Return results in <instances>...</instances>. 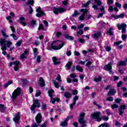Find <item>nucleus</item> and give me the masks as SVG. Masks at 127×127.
Masks as SVG:
<instances>
[{
	"mask_svg": "<svg viewBox=\"0 0 127 127\" xmlns=\"http://www.w3.org/2000/svg\"><path fill=\"white\" fill-rule=\"evenodd\" d=\"M107 101L108 102H113V101H114V98H113V97H109L107 98Z\"/></svg>",
	"mask_w": 127,
	"mask_h": 127,
	"instance_id": "61",
	"label": "nucleus"
},
{
	"mask_svg": "<svg viewBox=\"0 0 127 127\" xmlns=\"http://www.w3.org/2000/svg\"><path fill=\"white\" fill-rule=\"evenodd\" d=\"M53 10L55 14H58V13H63V12H64L66 10L62 7L57 8L56 7H54Z\"/></svg>",
	"mask_w": 127,
	"mask_h": 127,
	"instance_id": "9",
	"label": "nucleus"
},
{
	"mask_svg": "<svg viewBox=\"0 0 127 127\" xmlns=\"http://www.w3.org/2000/svg\"><path fill=\"white\" fill-rule=\"evenodd\" d=\"M39 86L41 87V88L45 86V81L42 77L39 78Z\"/></svg>",
	"mask_w": 127,
	"mask_h": 127,
	"instance_id": "13",
	"label": "nucleus"
},
{
	"mask_svg": "<svg viewBox=\"0 0 127 127\" xmlns=\"http://www.w3.org/2000/svg\"><path fill=\"white\" fill-rule=\"evenodd\" d=\"M102 81V76H100L98 78H96V82H100Z\"/></svg>",
	"mask_w": 127,
	"mask_h": 127,
	"instance_id": "54",
	"label": "nucleus"
},
{
	"mask_svg": "<svg viewBox=\"0 0 127 127\" xmlns=\"http://www.w3.org/2000/svg\"><path fill=\"white\" fill-rule=\"evenodd\" d=\"M75 69L76 70L78 71V72H83V68H82V67L80 66V65H76L75 66Z\"/></svg>",
	"mask_w": 127,
	"mask_h": 127,
	"instance_id": "27",
	"label": "nucleus"
},
{
	"mask_svg": "<svg viewBox=\"0 0 127 127\" xmlns=\"http://www.w3.org/2000/svg\"><path fill=\"white\" fill-rule=\"evenodd\" d=\"M12 83H13V81H12V80L8 81L7 83H6L4 85V88H7V87H8V86H9V85H11V84H12Z\"/></svg>",
	"mask_w": 127,
	"mask_h": 127,
	"instance_id": "26",
	"label": "nucleus"
},
{
	"mask_svg": "<svg viewBox=\"0 0 127 127\" xmlns=\"http://www.w3.org/2000/svg\"><path fill=\"white\" fill-rule=\"evenodd\" d=\"M78 43H85V39L82 38H78Z\"/></svg>",
	"mask_w": 127,
	"mask_h": 127,
	"instance_id": "44",
	"label": "nucleus"
},
{
	"mask_svg": "<svg viewBox=\"0 0 127 127\" xmlns=\"http://www.w3.org/2000/svg\"><path fill=\"white\" fill-rule=\"evenodd\" d=\"M21 82L22 83V87H25V86L27 85V83H28L27 79H22Z\"/></svg>",
	"mask_w": 127,
	"mask_h": 127,
	"instance_id": "24",
	"label": "nucleus"
},
{
	"mask_svg": "<svg viewBox=\"0 0 127 127\" xmlns=\"http://www.w3.org/2000/svg\"><path fill=\"white\" fill-rule=\"evenodd\" d=\"M6 110V107L4 106V105L2 104H0V113H4V111Z\"/></svg>",
	"mask_w": 127,
	"mask_h": 127,
	"instance_id": "20",
	"label": "nucleus"
},
{
	"mask_svg": "<svg viewBox=\"0 0 127 127\" xmlns=\"http://www.w3.org/2000/svg\"><path fill=\"white\" fill-rule=\"evenodd\" d=\"M29 13L30 14H32L33 13V9L32 8V7L30 5L29 6Z\"/></svg>",
	"mask_w": 127,
	"mask_h": 127,
	"instance_id": "36",
	"label": "nucleus"
},
{
	"mask_svg": "<svg viewBox=\"0 0 127 127\" xmlns=\"http://www.w3.org/2000/svg\"><path fill=\"white\" fill-rule=\"evenodd\" d=\"M102 36V33L100 31L97 32L96 33V39H98L99 37H101Z\"/></svg>",
	"mask_w": 127,
	"mask_h": 127,
	"instance_id": "32",
	"label": "nucleus"
},
{
	"mask_svg": "<svg viewBox=\"0 0 127 127\" xmlns=\"http://www.w3.org/2000/svg\"><path fill=\"white\" fill-rule=\"evenodd\" d=\"M13 64H14V65H15V66H18L20 64V62L18 61H16L14 62Z\"/></svg>",
	"mask_w": 127,
	"mask_h": 127,
	"instance_id": "50",
	"label": "nucleus"
},
{
	"mask_svg": "<svg viewBox=\"0 0 127 127\" xmlns=\"http://www.w3.org/2000/svg\"><path fill=\"white\" fill-rule=\"evenodd\" d=\"M127 36L126 34H122V40H124V41L127 40Z\"/></svg>",
	"mask_w": 127,
	"mask_h": 127,
	"instance_id": "55",
	"label": "nucleus"
},
{
	"mask_svg": "<svg viewBox=\"0 0 127 127\" xmlns=\"http://www.w3.org/2000/svg\"><path fill=\"white\" fill-rule=\"evenodd\" d=\"M116 93H117V91L114 89H110L108 93V96L109 97H111V96H114V95L116 94Z\"/></svg>",
	"mask_w": 127,
	"mask_h": 127,
	"instance_id": "15",
	"label": "nucleus"
},
{
	"mask_svg": "<svg viewBox=\"0 0 127 127\" xmlns=\"http://www.w3.org/2000/svg\"><path fill=\"white\" fill-rule=\"evenodd\" d=\"M123 85V81H120L117 83V87L120 88Z\"/></svg>",
	"mask_w": 127,
	"mask_h": 127,
	"instance_id": "63",
	"label": "nucleus"
},
{
	"mask_svg": "<svg viewBox=\"0 0 127 127\" xmlns=\"http://www.w3.org/2000/svg\"><path fill=\"white\" fill-rule=\"evenodd\" d=\"M78 100H79V97L77 95H75L73 98V103H76V102H77V101H78Z\"/></svg>",
	"mask_w": 127,
	"mask_h": 127,
	"instance_id": "37",
	"label": "nucleus"
},
{
	"mask_svg": "<svg viewBox=\"0 0 127 127\" xmlns=\"http://www.w3.org/2000/svg\"><path fill=\"white\" fill-rule=\"evenodd\" d=\"M60 126H61V127H67L68 126V123L65 122V121L62 122L60 123Z\"/></svg>",
	"mask_w": 127,
	"mask_h": 127,
	"instance_id": "30",
	"label": "nucleus"
},
{
	"mask_svg": "<svg viewBox=\"0 0 127 127\" xmlns=\"http://www.w3.org/2000/svg\"><path fill=\"white\" fill-rule=\"evenodd\" d=\"M102 119L103 120V121H109V117H107V116H102Z\"/></svg>",
	"mask_w": 127,
	"mask_h": 127,
	"instance_id": "60",
	"label": "nucleus"
},
{
	"mask_svg": "<svg viewBox=\"0 0 127 127\" xmlns=\"http://www.w3.org/2000/svg\"><path fill=\"white\" fill-rule=\"evenodd\" d=\"M56 80L59 81V82H62V79H61V75H60V74H58Z\"/></svg>",
	"mask_w": 127,
	"mask_h": 127,
	"instance_id": "49",
	"label": "nucleus"
},
{
	"mask_svg": "<svg viewBox=\"0 0 127 127\" xmlns=\"http://www.w3.org/2000/svg\"><path fill=\"white\" fill-rule=\"evenodd\" d=\"M47 108V104H43L42 105V107H41V109L43 110V111H45V110H46V108Z\"/></svg>",
	"mask_w": 127,
	"mask_h": 127,
	"instance_id": "38",
	"label": "nucleus"
},
{
	"mask_svg": "<svg viewBox=\"0 0 127 127\" xmlns=\"http://www.w3.org/2000/svg\"><path fill=\"white\" fill-rule=\"evenodd\" d=\"M20 94H21V88L20 87H17L16 89L14 90L11 96L13 102L15 101L16 98L18 96H20Z\"/></svg>",
	"mask_w": 127,
	"mask_h": 127,
	"instance_id": "4",
	"label": "nucleus"
},
{
	"mask_svg": "<svg viewBox=\"0 0 127 127\" xmlns=\"http://www.w3.org/2000/svg\"><path fill=\"white\" fill-rule=\"evenodd\" d=\"M84 19H85V15L84 14H81V15L78 18V20L83 21Z\"/></svg>",
	"mask_w": 127,
	"mask_h": 127,
	"instance_id": "31",
	"label": "nucleus"
},
{
	"mask_svg": "<svg viewBox=\"0 0 127 127\" xmlns=\"http://www.w3.org/2000/svg\"><path fill=\"white\" fill-rule=\"evenodd\" d=\"M121 43H123V41H118L114 43V45L117 46V45H120V44H121Z\"/></svg>",
	"mask_w": 127,
	"mask_h": 127,
	"instance_id": "56",
	"label": "nucleus"
},
{
	"mask_svg": "<svg viewBox=\"0 0 127 127\" xmlns=\"http://www.w3.org/2000/svg\"><path fill=\"white\" fill-rule=\"evenodd\" d=\"M1 33L3 36V38L0 39V44L1 45H5V43H7V47L9 48L10 45L12 44V43L10 41H6V39L7 37H9V36L6 35L5 32L3 30H1Z\"/></svg>",
	"mask_w": 127,
	"mask_h": 127,
	"instance_id": "1",
	"label": "nucleus"
},
{
	"mask_svg": "<svg viewBox=\"0 0 127 127\" xmlns=\"http://www.w3.org/2000/svg\"><path fill=\"white\" fill-rule=\"evenodd\" d=\"M80 13L78 12V11L75 10L73 14H72V17H76L77 15H79Z\"/></svg>",
	"mask_w": 127,
	"mask_h": 127,
	"instance_id": "33",
	"label": "nucleus"
},
{
	"mask_svg": "<svg viewBox=\"0 0 127 127\" xmlns=\"http://www.w3.org/2000/svg\"><path fill=\"white\" fill-rule=\"evenodd\" d=\"M52 60L54 65H59L61 64V62H57V58L56 57H53L52 58Z\"/></svg>",
	"mask_w": 127,
	"mask_h": 127,
	"instance_id": "19",
	"label": "nucleus"
},
{
	"mask_svg": "<svg viewBox=\"0 0 127 127\" xmlns=\"http://www.w3.org/2000/svg\"><path fill=\"white\" fill-rule=\"evenodd\" d=\"M36 123L32 125L31 127H38L42 123V115L41 113H38L35 118Z\"/></svg>",
	"mask_w": 127,
	"mask_h": 127,
	"instance_id": "5",
	"label": "nucleus"
},
{
	"mask_svg": "<svg viewBox=\"0 0 127 127\" xmlns=\"http://www.w3.org/2000/svg\"><path fill=\"white\" fill-rule=\"evenodd\" d=\"M100 10L101 12H104V13H106V11H105V6H101L100 8Z\"/></svg>",
	"mask_w": 127,
	"mask_h": 127,
	"instance_id": "47",
	"label": "nucleus"
},
{
	"mask_svg": "<svg viewBox=\"0 0 127 127\" xmlns=\"http://www.w3.org/2000/svg\"><path fill=\"white\" fill-rule=\"evenodd\" d=\"M38 29V30H44V26H43V24H40Z\"/></svg>",
	"mask_w": 127,
	"mask_h": 127,
	"instance_id": "35",
	"label": "nucleus"
},
{
	"mask_svg": "<svg viewBox=\"0 0 127 127\" xmlns=\"http://www.w3.org/2000/svg\"><path fill=\"white\" fill-rule=\"evenodd\" d=\"M37 63H40L41 62V56H38L37 57Z\"/></svg>",
	"mask_w": 127,
	"mask_h": 127,
	"instance_id": "52",
	"label": "nucleus"
},
{
	"mask_svg": "<svg viewBox=\"0 0 127 127\" xmlns=\"http://www.w3.org/2000/svg\"><path fill=\"white\" fill-rule=\"evenodd\" d=\"M115 5L116 7H119V8H122V4L120 3L119 2H116L115 3Z\"/></svg>",
	"mask_w": 127,
	"mask_h": 127,
	"instance_id": "51",
	"label": "nucleus"
},
{
	"mask_svg": "<svg viewBox=\"0 0 127 127\" xmlns=\"http://www.w3.org/2000/svg\"><path fill=\"white\" fill-rule=\"evenodd\" d=\"M36 11L39 13L36 14L37 17H41L43 15H46V13H44V12L41 10V7H38V8L36 9Z\"/></svg>",
	"mask_w": 127,
	"mask_h": 127,
	"instance_id": "10",
	"label": "nucleus"
},
{
	"mask_svg": "<svg viewBox=\"0 0 127 127\" xmlns=\"http://www.w3.org/2000/svg\"><path fill=\"white\" fill-rule=\"evenodd\" d=\"M10 36H11L13 38L14 40H17V37L14 34H10Z\"/></svg>",
	"mask_w": 127,
	"mask_h": 127,
	"instance_id": "53",
	"label": "nucleus"
},
{
	"mask_svg": "<svg viewBox=\"0 0 127 127\" xmlns=\"http://www.w3.org/2000/svg\"><path fill=\"white\" fill-rule=\"evenodd\" d=\"M91 117L93 120H96V112H94L93 114H91Z\"/></svg>",
	"mask_w": 127,
	"mask_h": 127,
	"instance_id": "62",
	"label": "nucleus"
},
{
	"mask_svg": "<svg viewBox=\"0 0 127 127\" xmlns=\"http://www.w3.org/2000/svg\"><path fill=\"white\" fill-rule=\"evenodd\" d=\"M112 65H113V62H110L108 64H106L104 66L103 69L105 71L109 72V74L111 75H114V71L112 70L113 69V66H112Z\"/></svg>",
	"mask_w": 127,
	"mask_h": 127,
	"instance_id": "7",
	"label": "nucleus"
},
{
	"mask_svg": "<svg viewBox=\"0 0 127 127\" xmlns=\"http://www.w3.org/2000/svg\"><path fill=\"white\" fill-rule=\"evenodd\" d=\"M90 3H91V0L87 1V2L84 3L82 4V7H88Z\"/></svg>",
	"mask_w": 127,
	"mask_h": 127,
	"instance_id": "29",
	"label": "nucleus"
},
{
	"mask_svg": "<svg viewBox=\"0 0 127 127\" xmlns=\"http://www.w3.org/2000/svg\"><path fill=\"white\" fill-rule=\"evenodd\" d=\"M18 20L20 21V24L23 25V26H26L27 24L24 22V20H25L24 17H20Z\"/></svg>",
	"mask_w": 127,
	"mask_h": 127,
	"instance_id": "14",
	"label": "nucleus"
},
{
	"mask_svg": "<svg viewBox=\"0 0 127 127\" xmlns=\"http://www.w3.org/2000/svg\"><path fill=\"white\" fill-rule=\"evenodd\" d=\"M72 64H73V63H72L71 62H68L65 66L66 67V68H67L68 70H70V69H71V66H72Z\"/></svg>",
	"mask_w": 127,
	"mask_h": 127,
	"instance_id": "25",
	"label": "nucleus"
},
{
	"mask_svg": "<svg viewBox=\"0 0 127 127\" xmlns=\"http://www.w3.org/2000/svg\"><path fill=\"white\" fill-rule=\"evenodd\" d=\"M41 107V105L40 103H39V100L36 99L33 101V104L31 107V111H34V114H35V109L36 108H40Z\"/></svg>",
	"mask_w": 127,
	"mask_h": 127,
	"instance_id": "6",
	"label": "nucleus"
},
{
	"mask_svg": "<svg viewBox=\"0 0 127 127\" xmlns=\"http://www.w3.org/2000/svg\"><path fill=\"white\" fill-rule=\"evenodd\" d=\"M117 66H119L120 67L122 66H127V63H126L125 61H121L119 62V64H117Z\"/></svg>",
	"mask_w": 127,
	"mask_h": 127,
	"instance_id": "21",
	"label": "nucleus"
},
{
	"mask_svg": "<svg viewBox=\"0 0 127 127\" xmlns=\"http://www.w3.org/2000/svg\"><path fill=\"white\" fill-rule=\"evenodd\" d=\"M22 41L21 40H18L17 43L15 44V45H16L18 47H20V46H21V43Z\"/></svg>",
	"mask_w": 127,
	"mask_h": 127,
	"instance_id": "41",
	"label": "nucleus"
},
{
	"mask_svg": "<svg viewBox=\"0 0 127 127\" xmlns=\"http://www.w3.org/2000/svg\"><path fill=\"white\" fill-rule=\"evenodd\" d=\"M96 122H98V123H100V122H101V121H102V117L96 116Z\"/></svg>",
	"mask_w": 127,
	"mask_h": 127,
	"instance_id": "48",
	"label": "nucleus"
},
{
	"mask_svg": "<svg viewBox=\"0 0 127 127\" xmlns=\"http://www.w3.org/2000/svg\"><path fill=\"white\" fill-rule=\"evenodd\" d=\"M70 119H73V116H67L66 118L65 119L64 122L65 123H68V121H69Z\"/></svg>",
	"mask_w": 127,
	"mask_h": 127,
	"instance_id": "43",
	"label": "nucleus"
},
{
	"mask_svg": "<svg viewBox=\"0 0 127 127\" xmlns=\"http://www.w3.org/2000/svg\"><path fill=\"white\" fill-rule=\"evenodd\" d=\"M111 108L112 110H115V109H118V108H119V105L116 104H114L111 105Z\"/></svg>",
	"mask_w": 127,
	"mask_h": 127,
	"instance_id": "34",
	"label": "nucleus"
},
{
	"mask_svg": "<svg viewBox=\"0 0 127 127\" xmlns=\"http://www.w3.org/2000/svg\"><path fill=\"white\" fill-rule=\"evenodd\" d=\"M125 110H127V105L125 104H123L120 106V108L119 109V116H123L124 115V111Z\"/></svg>",
	"mask_w": 127,
	"mask_h": 127,
	"instance_id": "11",
	"label": "nucleus"
},
{
	"mask_svg": "<svg viewBox=\"0 0 127 127\" xmlns=\"http://www.w3.org/2000/svg\"><path fill=\"white\" fill-rule=\"evenodd\" d=\"M96 10H99L100 8H99V6H100V5H102V1L100 0H96Z\"/></svg>",
	"mask_w": 127,
	"mask_h": 127,
	"instance_id": "17",
	"label": "nucleus"
},
{
	"mask_svg": "<svg viewBox=\"0 0 127 127\" xmlns=\"http://www.w3.org/2000/svg\"><path fill=\"white\" fill-rule=\"evenodd\" d=\"M34 4V0H28L27 2L26 3V5H33Z\"/></svg>",
	"mask_w": 127,
	"mask_h": 127,
	"instance_id": "23",
	"label": "nucleus"
},
{
	"mask_svg": "<svg viewBox=\"0 0 127 127\" xmlns=\"http://www.w3.org/2000/svg\"><path fill=\"white\" fill-rule=\"evenodd\" d=\"M122 101V99L120 98H116L115 100V104H120Z\"/></svg>",
	"mask_w": 127,
	"mask_h": 127,
	"instance_id": "42",
	"label": "nucleus"
},
{
	"mask_svg": "<svg viewBox=\"0 0 127 127\" xmlns=\"http://www.w3.org/2000/svg\"><path fill=\"white\" fill-rule=\"evenodd\" d=\"M115 126L116 127H121V126H122V124H121V123L119 122V121H116L115 122Z\"/></svg>",
	"mask_w": 127,
	"mask_h": 127,
	"instance_id": "58",
	"label": "nucleus"
},
{
	"mask_svg": "<svg viewBox=\"0 0 127 127\" xmlns=\"http://www.w3.org/2000/svg\"><path fill=\"white\" fill-rule=\"evenodd\" d=\"M105 13L104 12H101L100 13H99L98 14V15L97 16V18H101V17H103V16L104 15V14H105Z\"/></svg>",
	"mask_w": 127,
	"mask_h": 127,
	"instance_id": "59",
	"label": "nucleus"
},
{
	"mask_svg": "<svg viewBox=\"0 0 127 127\" xmlns=\"http://www.w3.org/2000/svg\"><path fill=\"white\" fill-rule=\"evenodd\" d=\"M71 93L72 95H74V96H76V95L78 94V90L77 89H74L72 91Z\"/></svg>",
	"mask_w": 127,
	"mask_h": 127,
	"instance_id": "45",
	"label": "nucleus"
},
{
	"mask_svg": "<svg viewBox=\"0 0 127 127\" xmlns=\"http://www.w3.org/2000/svg\"><path fill=\"white\" fill-rule=\"evenodd\" d=\"M31 25L32 26H34V25H36V21L32 20L31 22Z\"/></svg>",
	"mask_w": 127,
	"mask_h": 127,
	"instance_id": "57",
	"label": "nucleus"
},
{
	"mask_svg": "<svg viewBox=\"0 0 127 127\" xmlns=\"http://www.w3.org/2000/svg\"><path fill=\"white\" fill-rule=\"evenodd\" d=\"M64 46V42L61 40L55 41L51 44V48L53 50H59Z\"/></svg>",
	"mask_w": 127,
	"mask_h": 127,
	"instance_id": "2",
	"label": "nucleus"
},
{
	"mask_svg": "<svg viewBox=\"0 0 127 127\" xmlns=\"http://www.w3.org/2000/svg\"><path fill=\"white\" fill-rule=\"evenodd\" d=\"M106 51L107 52H110V51H111V50H112V48H111V47L109 46H104Z\"/></svg>",
	"mask_w": 127,
	"mask_h": 127,
	"instance_id": "39",
	"label": "nucleus"
},
{
	"mask_svg": "<svg viewBox=\"0 0 127 127\" xmlns=\"http://www.w3.org/2000/svg\"><path fill=\"white\" fill-rule=\"evenodd\" d=\"M117 27L119 30H122V33H126L127 32V24L122 23L121 25L118 24Z\"/></svg>",
	"mask_w": 127,
	"mask_h": 127,
	"instance_id": "8",
	"label": "nucleus"
},
{
	"mask_svg": "<svg viewBox=\"0 0 127 127\" xmlns=\"http://www.w3.org/2000/svg\"><path fill=\"white\" fill-rule=\"evenodd\" d=\"M13 121L15 124L18 125L19 124V121H20V113H17L15 117L13 119Z\"/></svg>",
	"mask_w": 127,
	"mask_h": 127,
	"instance_id": "12",
	"label": "nucleus"
},
{
	"mask_svg": "<svg viewBox=\"0 0 127 127\" xmlns=\"http://www.w3.org/2000/svg\"><path fill=\"white\" fill-rule=\"evenodd\" d=\"M48 123V122L47 121V120H46L45 121V122L43 124H42V125H41L40 126V127H47V124Z\"/></svg>",
	"mask_w": 127,
	"mask_h": 127,
	"instance_id": "40",
	"label": "nucleus"
},
{
	"mask_svg": "<svg viewBox=\"0 0 127 127\" xmlns=\"http://www.w3.org/2000/svg\"><path fill=\"white\" fill-rule=\"evenodd\" d=\"M54 83L55 88H57V89H58L59 88V83L56 82H54Z\"/></svg>",
	"mask_w": 127,
	"mask_h": 127,
	"instance_id": "64",
	"label": "nucleus"
},
{
	"mask_svg": "<svg viewBox=\"0 0 127 127\" xmlns=\"http://www.w3.org/2000/svg\"><path fill=\"white\" fill-rule=\"evenodd\" d=\"M114 29L113 28H110L107 32V34H109L110 36L114 34V32L113 31Z\"/></svg>",
	"mask_w": 127,
	"mask_h": 127,
	"instance_id": "22",
	"label": "nucleus"
},
{
	"mask_svg": "<svg viewBox=\"0 0 127 127\" xmlns=\"http://www.w3.org/2000/svg\"><path fill=\"white\" fill-rule=\"evenodd\" d=\"M64 37L65 38V39H67V40H69L70 41H72V40H74V37L68 34H65L64 35Z\"/></svg>",
	"mask_w": 127,
	"mask_h": 127,
	"instance_id": "18",
	"label": "nucleus"
},
{
	"mask_svg": "<svg viewBox=\"0 0 127 127\" xmlns=\"http://www.w3.org/2000/svg\"><path fill=\"white\" fill-rule=\"evenodd\" d=\"M80 12H82V13H81V14H84V15H85L86 14V13H88V9L86 8H85V9L82 8L80 10Z\"/></svg>",
	"mask_w": 127,
	"mask_h": 127,
	"instance_id": "28",
	"label": "nucleus"
},
{
	"mask_svg": "<svg viewBox=\"0 0 127 127\" xmlns=\"http://www.w3.org/2000/svg\"><path fill=\"white\" fill-rule=\"evenodd\" d=\"M64 97L65 99H70V98L72 97V94L68 91H65L64 93Z\"/></svg>",
	"mask_w": 127,
	"mask_h": 127,
	"instance_id": "16",
	"label": "nucleus"
},
{
	"mask_svg": "<svg viewBox=\"0 0 127 127\" xmlns=\"http://www.w3.org/2000/svg\"><path fill=\"white\" fill-rule=\"evenodd\" d=\"M61 35H62V33H61L60 32H57L56 33V36L57 38H59L60 37V36H61Z\"/></svg>",
	"mask_w": 127,
	"mask_h": 127,
	"instance_id": "46",
	"label": "nucleus"
},
{
	"mask_svg": "<svg viewBox=\"0 0 127 127\" xmlns=\"http://www.w3.org/2000/svg\"><path fill=\"white\" fill-rule=\"evenodd\" d=\"M48 94L51 99L50 103L51 104H53V105H55L56 102L57 103H59V102H60V98L58 97H55V98L53 97V94H54V90L53 89L49 90L48 92Z\"/></svg>",
	"mask_w": 127,
	"mask_h": 127,
	"instance_id": "3",
	"label": "nucleus"
}]
</instances>
